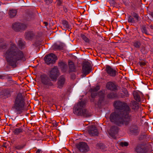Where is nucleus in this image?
I'll return each instance as SVG.
<instances>
[{
  "label": "nucleus",
  "mask_w": 153,
  "mask_h": 153,
  "mask_svg": "<svg viewBox=\"0 0 153 153\" xmlns=\"http://www.w3.org/2000/svg\"><path fill=\"white\" fill-rule=\"evenodd\" d=\"M114 106L119 111L111 113L110 121L119 127L128 125L132 120L131 116L129 114L131 111L129 106L126 103L120 101H115Z\"/></svg>",
  "instance_id": "1"
},
{
  "label": "nucleus",
  "mask_w": 153,
  "mask_h": 153,
  "mask_svg": "<svg viewBox=\"0 0 153 153\" xmlns=\"http://www.w3.org/2000/svg\"><path fill=\"white\" fill-rule=\"evenodd\" d=\"M9 65L13 68L17 66L19 61H26L25 55L23 52L20 50L16 45L12 43L8 49L3 53Z\"/></svg>",
  "instance_id": "2"
},
{
  "label": "nucleus",
  "mask_w": 153,
  "mask_h": 153,
  "mask_svg": "<svg viewBox=\"0 0 153 153\" xmlns=\"http://www.w3.org/2000/svg\"><path fill=\"white\" fill-rule=\"evenodd\" d=\"M86 101H81L75 105L73 108V113L77 116H81L85 117L91 116V113L85 108Z\"/></svg>",
  "instance_id": "3"
},
{
  "label": "nucleus",
  "mask_w": 153,
  "mask_h": 153,
  "mask_svg": "<svg viewBox=\"0 0 153 153\" xmlns=\"http://www.w3.org/2000/svg\"><path fill=\"white\" fill-rule=\"evenodd\" d=\"M25 105L24 97L21 93H19L15 98L12 108L17 114H20L24 110Z\"/></svg>",
  "instance_id": "4"
},
{
  "label": "nucleus",
  "mask_w": 153,
  "mask_h": 153,
  "mask_svg": "<svg viewBox=\"0 0 153 153\" xmlns=\"http://www.w3.org/2000/svg\"><path fill=\"white\" fill-rule=\"evenodd\" d=\"M40 81L42 86L45 88L49 89L54 86L51 79L46 74H43L40 76Z\"/></svg>",
  "instance_id": "5"
},
{
  "label": "nucleus",
  "mask_w": 153,
  "mask_h": 153,
  "mask_svg": "<svg viewBox=\"0 0 153 153\" xmlns=\"http://www.w3.org/2000/svg\"><path fill=\"white\" fill-rule=\"evenodd\" d=\"M100 89V86H97L96 87L90 89L91 91V97L93 98L98 96L99 97V103H101L103 100L104 97V93L103 91H101L97 92V91Z\"/></svg>",
  "instance_id": "6"
},
{
  "label": "nucleus",
  "mask_w": 153,
  "mask_h": 153,
  "mask_svg": "<svg viewBox=\"0 0 153 153\" xmlns=\"http://www.w3.org/2000/svg\"><path fill=\"white\" fill-rule=\"evenodd\" d=\"M49 77L53 81H56L58 76L60 75V73L56 66H54L49 71Z\"/></svg>",
  "instance_id": "7"
},
{
  "label": "nucleus",
  "mask_w": 153,
  "mask_h": 153,
  "mask_svg": "<svg viewBox=\"0 0 153 153\" xmlns=\"http://www.w3.org/2000/svg\"><path fill=\"white\" fill-rule=\"evenodd\" d=\"M57 59V57L53 53L46 55L44 58L45 63L48 65L54 64Z\"/></svg>",
  "instance_id": "8"
},
{
  "label": "nucleus",
  "mask_w": 153,
  "mask_h": 153,
  "mask_svg": "<svg viewBox=\"0 0 153 153\" xmlns=\"http://www.w3.org/2000/svg\"><path fill=\"white\" fill-rule=\"evenodd\" d=\"M149 145L144 144H140L135 148V151L137 153H147L148 151L147 147Z\"/></svg>",
  "instance_id": "9"
},
{
  "label": "nucleus",
  "mask_w": 153,
  "mask_h": 153,
  "mask_svg": "<svg viewBox=\"0 0 153 153\" xmlns=\"http://www.w3.org/2000/svg\"><path fill=\"white\" fill-rule=\"evenodd\" d=\"M77 149L82 152L86 153L89 150V147L87 143L85 142H81L76 145Z\"/></svg>",
  "instance_id": "10"
},
{
  "label": "nucleus",
  "mask_w": 153,
  "mask_h": 153,
  "mask_svg": "<svg viewBox=\"0 0 153 153\" xmlns=\"http://www.w3.org/2000/svg\"><path fill=\"white\" fill-rule=\"evenodd\" d=\"M27 25L22 23L16 22L13 24L12 28L16 31L19 32L25 30Z\"/></svg>",
  "instance_id": "11"
},
{
  "label": "nucleus",
  "mask_w": 153,
  "mask_h": 153,
  "mask_svg": "<svg viewBox=\"0 0 153 153\" xmlns=\"http://www.w3.org/2000/svg\"><path fill=\"white\" fill-rule=\"evenodd\" d=\"M91 69L90 63L88 62H85L83 64L82 68V73L85 76L90 73Z\"/></svg>",
  "instance_id": "12"
},
{
  "label": "nucleus",
  "mask_w": 153,
  "mask_h": 153,
  "mask_svg": "<svg viewBox=\"0 0 153 153\" xmlns=\"http://www.w3.org/2000/svg\"><path fill=\"white\" fill-rule=\"evenodd\" d=\"M88 131L89 134L92 136H97L99 134V132L97 128L94 125L89 126Z\"/></svg>",
  "instance_id": "13"
},
{
  "label": "nucleus",
  "mask_w": 153,
  "mask_h": 153,
  "mask_svg": "<svg viewBox=\"0 0 153 153\" xmlns=\"http://www.w3.org/2000/svg\"><path fill=\"white\" fill-rule=\"evenodd\" d=\"M105 70L106 73L110 76L114 77L116 75L117 71L115 69H114L112 67L109 65H106Z\"/></svg>",
  "instance_id": "14"
},
{
  "label": "nucleus",
  "mask_w": 153,
  "mask_h": 153,
  "mask_svg": "<svg viewBox=\"0 0 153 153\" xmlns=\"http://www.w3.org/2000/svg\"><path fill=\"white\" fill-rule=\"evenodd\" d=\"M11 91L8 89L3 90L0 92V96L3 99H7L11 96Z\"/></svg>",
  "instance_id": "15"
},
{
  "label": "nucleus",
  "mask_w": 153,
  "mask_h": 153,
  "mask_svg": "<svg viewBox=\"0 0 153 153\" xmlns=\"http://www.w3.org/2000/svg\"><path fill=\"white\" fill-rule=\"evenodd\" d=\"M119 128L116 126H112L109 132V135L112 137H114L117 134Z\"/></svg>",
  "instance_id": "16"
},
{
  "label": "nucleus",
  "mask_w": 153,
  "mask_h": 153,
  "mask_svg": "<svg viewBox=\"0 0 153 153\" xmlns=\"http://www.w3.org/2000/svg\"><path fill=\"white\" fill-rule=\"evenodd\" d=\"M106 87L108 89L111 91H115L117 90L116 85L113 82L111 81L107 83Z\"/></svg>",
  "instance_id": "17"
},
{
  "label": "nucleus",
  "mask_w": 153,
  "mask_h": 153,
  "mask_svg": "<svg viewBox=\"0 0 153 153\" xmlns=\"http://www.w3.org/2000/svg\"><path fill=\"white\" fill-rule=\"evenodd\" d=\"M65 79L64 75H62L59 77L57 82L58 87L59 88H62L64 85Z\"/></svg>",
  "instance_id": "18"
},
{
  "label": "nucleus",
  "mask_w": 153,
  "mask_h": 153,
  "mask_svg": "<svg viewBox=\"0 0 153 153\" xmlns=\"http://www.w3.org/2000/svg\"><path fill=\"white\" fill-rule=\"evenodd\" d=\"M130 131L132 134H138L139 132L138 127L136 125L131 126L130 128Z\"/></svg>",
  "instance_id": "19"
},
{
  "label": "nucleus",
  "mask_w": 153,
  "mask_h": 153,
  "mask_svg": "<svg viewBox=\"0 0 153 153\" xmlns=\"http://www.w3.org/2000/svg\"><path fill=\"white\" fill-rule=\"evenodd\" d=\"M58 65L63 72H65L66 71L68 68V66L65 62L62 61L59 62L58 63Z\"/></svg>",
  "instance_id": "20"
},
{
  "label": "nucleus",
  "mask_w": 153,
  "mask_h": 153,
  "mask_svg": "<svg viewBox=\"0 0 153 153\" xmlns=\"http://www.w3.org/2000/svg\"><path fill=\"white\" fill-rule=\"evenodd\" d=\"M35 33L33 32L28 31L25 33V38L27 40H30L33 39L34 37Z\"/></svg>",
  "instance_id": "21"
},
{
  "label": "nucleus",
  "mask_w": 153,
  "mask_h": 153,
  "mask_svg": "<svg viewBox=\"0 0 153 153\" xmlns=\"http://www.w3.org/2000/svg\"><path fill=\"white\" fill-rule=\"evenodd\" d=\"M69 72H75L76 69L73 62L70 61L68 62Z\"/></svg>",
  "instance_id": "22"
},
{
  "label": "nucleus",
  "mask_w": 153,
  "mask_h": 153,
  "mask_svg": "<svg viewBox=\"0 0 153 153\" xmlns=\"http://www.w3.org/2000/svg\"><path fill=\"white\" fill-rule=\"evenodd\" d=\"M130 107L133 109L137 110L139 108V105L137 102L134 100L130 103Z\"/></svg>",
  "instance_id": "23"
},
{
  "label": "nucleus",
  "mask_w": 153,
  "mask_h": 153,
  "mask_svg": "<svg viewBox=\"0 0 153 153\" xmlns=\"http://www.w3.org/2000/svg\"><path fill=\"white\" fill-rule=\"evenodd\" d=\"M133 43V45L135 48L138 49L141 47V43L140 41L135 40Z\"/></svg>",
  "instance_id": "24"
},
{
  "label": "nucleus",
  "mask_w": 153,
  "mask_h": 153,
  "mask_svg": "<svg viewBox=\"0 0 153 153\" xmlns=\"http://www.w3.org/2000/svg\"><path fill=\"white\" fill-rule=\"evenodd\" d=\"M24 131V130L23 128L19 127L15 128L13 133L15 134L18 135L22 133Z\"/></svg>",
  "instance_id": "25"
},
{
  "label": "nucleus",
  "mask_w": 153,
  "mask_h": 153,
  "mask_svg": "<svg viewBox=\"0 0 153 153\" xmlns=\"http://www.w3.org/2000/svg\"><path fill=\"white\" fill-rule=\"evenodd\" d=\"M133 95L134 99L137 102H140V98L138 92L136 91H134Z\"/></svg>",
  "instance_id": "26"
},
{
  "label": "nucleus",
  "mask_w": 153,
  "mask_h": 153,
  "mask_svg": "<svg viewBox=\"0 0 153 153\" xmlns=\"http://www.w3.org/2000/svg\"><path fill=\"white\" fill-rule=\"evenodd\" d=\"M17 11L16 10H10L8 14L10 17L11 18L14 17L16 15Z\"/></svg>",
  "instance_id": "27"
},
{
  "label": "nucleus",
  "mask_w": 153,
  "mask_h": 153,
  "mask_svg": "<svg viewBox=\"0 0 153 153\" xmlns=\"http://www.w3.org/2000/svg\"><path fill=\"white\" fill-rule=\"evenodd\" d=\"M18 46L20 49L24 48L25 46V42L20 39L18 41Z\"/></svg>",
  "instance_id": "28"
},
{
  "label": "nucleus",
  "mask_w": 153,
  "mask_h": 153,
  "mask_svg": "<svg viewBox=\"0 0 153 153\" xmlns=\"http://www.w3.org/2000/svg\"><path fill=\"white\" fill-rule=\"evenodd\" d=\"M8 45L7 44L2 43L0 45V50L2 51L4 50L7 49Z\"/></svg>",
  "instance_id": "29"
},
{
  "label": "nucleus",
  "mask_w": 153,
  "mask_h": 153,
  "mask_svg": "<svg viewBox=\"0 0 153 153\" xmlns=\"http://www.w3.org/2000/svg\"><path fill=\"white\" fill-rule=\"evenodd\" d=\"M123 92L124 94V95H123L122 94V95H121V97L125 98V97H128L129 94H128L127 90L125 88L123 89Z\"/></svg>",
  "instance_id": "30"
},
{
  "label": "nucleus",
  "mask_w": 153,
  "mask_h": 153,
  "mask_svg": "<svg viewBox=\"0 0 153 153\" xmlns=\"http://www.w3.org/2000/svg\"><path fill=\"white\" fill-rule=\"evenodd\" d=\"M62 24L64 26L67 28H70L71 27L70 25L68 24V22L65 20H63L62 21Z\"/></svg>",
  "instance_id": "31"
},
{
  "label": "nucleus",
  "mask_w": 153,
  "mask_h": 153,
  "mask_svg": "<svg viewBox=\"0 0 153 153\" xmlns=\"http://www.w3.org/2000/svg\"><path fill=\"white\" fill-rule=\"evenodd\" d=\"M128 21L129 23H131L134 24L135 23V21L134 18L131 16H128Z\"/></svg>",
  "instance_id": "32"
},
{
  "label": "nucleus",
  "mask_w": 153,
  "mask_h": 153,
  "mask_svg": "<svg viewBox=\"0 0 153 153\" xmlns=\"http://www.w3.org/2000/svg\"><path fill=\"white\" fill-rule=\"evenodd\" d=\"M53 48L54 49H62L63 48L62 46L61 45H58L54 44L53 46Z\"/></svg>",
  "instance_id": "33"
},
{
  "label": "nucleus",
  "mask_w": 153,
  "mask_h": 153,
  "mask_svg": "<svg viewBox=\"0 0 153 153\" xmlns=\"http://www.w3.org/2000/svg\"><path fill=\"white\" fill-rule=\"evenodd\" d=\"M141 30L142 32L146 34H148L147 28L145 25H143L141 27Z\"/></svg>",
  "instance_id": "34"
},
{
  "label": "nucleus",
  "mask_w": 153,
  "mask_h": 153,
  "mask_svg": "<svg viewBox=\"0 0 153 153\" xmlns=\"http://www.w3.org/2000/svg\"><path fill=\"white\" fill-rule=\"evenodd\" d=\"M115 97V94L114 93L112 92L108 94H107V97L109 99H112Z\"/></svg>",
  "instance_id": "35"
},
{
  "label": "nucleus",
  "mask_w": 153,
  "mask_h": 153,
  "mask_svg": "<svg viewBox=\"0 0 153 153\" xmlns=\"http://www.w3.org/2000/svg\"><path fill=\"white\" fill-rule=\"evenodd\" d=\"M133 17L136 19L137 22L139 21V19L140 18L138 14L134 12H133L131 13Z\"/></svg>",
  "instance_id": "36"
},
{
  "label": "nucleus",
  "mask_w": 153,
  "mask_h": 153,
  "mask_svg": "<svg viewBox=\"0 0 153 153\" xmlns=\"http://www.w3.org/2000/svg\"><path fill=\"white\" fill-rule=\"evenodd\" d=\"M81 36L82 39L85 42H89V39L84 35L83 34H81Z\"/></svg>",
  "instance_id": "37"
},
{
  "label": "nucleus",
  "mask_w": 153,
  "mask_h": 153,
  "mask_svg": "<svg viewBox=\"0 0 153 153\" xmlns=\"http://www.w3.org/2000/svg\"><path fill=\"white\" fill-rule=\"evenodd\" d=\"M120 145L122 147L126 146L128 145V143L126 142H122L120 143Z\"/></svg>",
  "instance_id": "38"
},
{
  "label": "nucleus",
  "mask_w": 153,
  "mask_h": 153,
  "mask_svg": "<svg viewBox=\"0 0 153 153\" xmlns=\"http://www.w3.org/2000/svg\"><path fill=\"white\" fill-rule=\"evenodd\" d=\"M57 2L56 5L57 6L59 7L60 6H62L63 3L62 0H56Z\"/></svg>",
  "instance_id": "39"
},
{
  "label": "nucleus",
  "mask_w": 153,
  "mask_h": 153,
  "mask_svg": "<svg viewBox=\"0 0 153 153\" xmlns=\"http://www.w3.org/2000/svg\"><path fill=\"white\" fill-rule=\"evenodd\" d=\"M24 146L22 145H18L15 146V149H16L21 150L23 149Z\"/></svg>",
  "instance_id": "40"
},
{
  "label": "nucleus",
  "mask_w": 153,
  "mask_h": 153,
  "mask_svg": "<svg viewBox=\"0 0 153 153\" xmlns=\"http://www.w3.org/2000/svg\"><path fill=\"white\" fill-rule=\"evenodd\" d=\"M5 79H7L9 81L12 80V76H10V74H5Z\"/></svg>",
  "instance_id": "41"
},
{
  "label": "nucleus",
  "mask_w": 153,
  "mask_h": 153,
  "mask_svg": "<svg viewBox=\"0 0 153 153\" xmlns=\"http://www.w3.org/2000/svg\"><path fill=\"white\" fill-rule=\"evenodd\" d=\"M53 1V0H45L44 1L46 4L48 5L51 3Z\"/></svg>",
  "instance_id": "42"
},
{
  "label": "nucleus",
  "mask_w": 153,
  "mask_h": 153,
  "mask_svg": "<svg viewBox=\"0 0 153 153\" xmlns=\"http://www.w3.org/2000/svg\"><path fill=\"white\" fill-rule=\"evenodd\" d=\"M109 3L112 5H114L116 3L114 0H109Z\"/></svg>",
  "instance_id": "43"
},
{
  "label": "nucleus",
  "mask_w": 153,
  "mask_h": 153,
  "mask_svg": "<svg viewBox=\"0 0 153 153\" xmlns=\"http://www.w3.org/2000/svg\"><path fill=\"white\" fill-rule=\"evenodd\" d=\"M32 15L30 14H27V20H30L32 18Z\"/></svg>",
  "instance_id": "44"
},
{
  "label": "nucleus",
  "mask_w": 153,
  "mask_h": 153,
  "mask_svg": "<svg viewBox=\"0 0 153 153\" xmlns=\"http://www.w3.org/2000/svg\"><path fill=\"white\" fill-rule=\"evenodd\" d=\"M139 64L140 66H144L146 64L143 61L139 62Z\"/></svg>",
  "instance_id": "45"
},
{
  "label": "nucleus",
  "mask_w": 153,
  "mask_h": 153,
  "mask_svg": "<svg viewBox=\"0 0 153 153\" xmlns=\"http://www.w3.org/2000/svg\"><path fill=\"white\" fill-rule=\"evenodd\" d=\"M5 77V74H0V79H4Z\"/></svg>",
  "instance_id": "46"
},
{
  "label": "nucleus",
  "mask_w": 153,
  "mask_h": 153,
  "mask_svg": "<svg viewBox=\"0 0 153 153\" xmlns=\"http://www.w3.org/2000/svg\"><path fill=\"white\" fill-rule=\"evenodd\" d=\"M52 124L53 126L56 127L58 126V123L56 122V121H54L52 123Z\"/></svg>",
  "instance_id": "47"
},
{
  "label": "nucleus",
  "mask_w": 153,
  "mask_h": 153,
  "mask_svg": "<svg viewBox=\"0 0 153 153\" xmlns=\"http://www.w3.org/2000/svg\"><path fill=\"white\" fill-rule=\"evenodd\" d=\"M145 50V48L144 46H142L141 47V50H140V51L142 52H144V51Z\"/></svg>",
  "instance_id": "48"
},
{
  "label": "nucleus",
  "mask_w": 153,
  "mask_h": 153,
  "mask_svg": "<svg viewBox=\"0 0 153 153\" xmlns=\"http://www.w3.org/2000/svg\"><path fill=\"white\" fill-rule=\"evenodd\" d=\"M97 145L100 147V148H102V146L103 144L102 143H100L97 144Z\"/></svg>",
  "instance_id": "49"
},
{
  "label": "nucleus",
  "mask_w": 153,
  "mask_h": 153,
  "mask_svg": "<svg viewBox=\"0 0 153 153\" xmlns=\"http://www.w3.org/2000/svg\"><path fill=\"white\" fill-rule=\"evenodd\" d=\"M71 77L72 79H74L75 77V75L74 74H72L71 75Z\"/></svg>",
  "instance_id": "50"
},
{
  "label": "nucleus",
  "mask_w": 153,
  "mask_h": 153,
  "mask_svg": "<svg viewBox=\"0 0 153 153\" xmlns=\"http://www.w3.org/2000/svg\"><path fill=\"white\" fill-rule=\"evenodd\" d=\"M63 10H64V11L65 12H67V8L65 7L64 6L63 7Z\"/></svg>",
  "instance_id": "51"
},
{
  "label": "nucleus",
  "mask_w": 153,
  "mask_h": 153,
  "mask_svg": "<svg viewBox=\"0 0 153 153\" xmlns=\"http://www.w3.org/2000/svg\"><path fill=\"white\" fill-rule=\"evenodd\" d=\"M124 4L126 5L127 6L128 5V2L123 1Z\"/></svg>",
  "instance_id": "52"
},
{
  "label": "nucleus",
  "mask_w": 153,
  "mask_h": 153,
  "mask_svg": "<svg viewBox=\"0 0 153 153\" xmlns=\"http://www.w3.org/2000/svg\"><path fill=\"white\" fill-rule=\"evenodd\" d=\"M41 149H38L36 151V153H39L41 151Z\"/></svg>",
  "instance_id": "53"
},
{
  "label": "nucleus",
  "mask_w": 153,
  "mask_h": 153,
  "mask_svg": "<svg viewBox=\"0 0 153 153\" xmlns=\"http://www.w3.org/2000/svg\"><path fill=\"white\" fill-rule=\"evenodd\" d=\"M44 23L45 24V26H47L48 25V23L47 22H45Z\"/></svg>",
  "instance_id": "54"
},
{
  "label": "nucleus",
  "mask_w": 153,
  "mask_h": 153,
  "mask_svg": "<svg viewBox=\"0 0 153 153\" xmlns=\"http://www.w3.org/2000/svg\"><path fill=\"white\" fill-rule=\"evenodd\" d=\"M149 27L151 29H153V26L152 25H150Z\"/></svg>",
  "instance_id": "55"
},
{
  "label": "nucleus",
  "mask_w": 153,
  "mask_h": 153,
  "mask_svg": "<svg viewBox=\"0 0 153 153\" xmlns=\"http://www.w3.org/2000/svg\"><path fill=\"white\" fill-rule=\"evenodd\" d=\"M150 15H151V16L152 17H153V12L151 13H150Z\"/></svg>",
  "instance_id": "56"
}]
</instances>
